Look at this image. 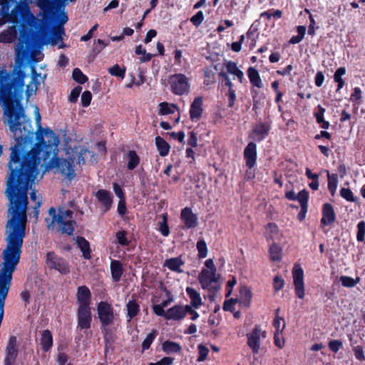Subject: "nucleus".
<instances>
[{
	"instance_id": "31",
	"label": "nucleus",
	"mask_w": 365,
	"mask_h": 365,
	"mask_svg": "<svg viewBox=\"0 0 365 365\" xmlns=\"http://www.w3.org/2000/svg\"><path fill=\"white\" fill-rule=\"evenodd\" d=\"M36 5L42 10L45 17L54 9L55 3L52 0H36Z\"/></svg>"
},
{
	"instance_id": "57",
	"label": "nucleus",
	"mask_w": 365,
	"mask_h": 365,
	"mask_svg": "<svg viewBox=\"0 0 365 365\" xmlns=\"http://www.w3.org/2000/svg\"><path fill=\"white\" fill-rule=\"evenodd\" d=\"M89 150L86 148H81L80 151L77 153V163L81 164L85 163V156L89 153Z\"/></svg>"
},
{
	"instance_id": "45",
	"label": "nucleus",
	"mask_w": 365,
	"mask_h": 365,
	"mask_svg": "<svg viewBox=\"0 0 365 365\" xmlns=\"http://www.w3.org/2000/svg\"><path fill=\"white\" fill-rule=\"evenodd\" d=\"M157 336V331L153 330L152 332L148 334L146 338L144 339L142 344V347L143 350L148 349L153 343V340Z\"/></svg>"
},
{
	"instance_id": "19",
	"label": "nucleus",
	"mask_w": 365,
	"mask_h": 365,
	"mask_svg": "<svg viewBox=\"0 0 365 365\" xmlns=\"http://www.w3.org/2000/svg\"><path fill=\"white\" fill-rule=\"evenodd\" d=\"M77 299L79 304L78 307H89L91 292L86 286L79 287L78 289Z\"/></svg>"
},
{
	"instance_id": "21",
	"label": "nucleus",
	"mask_w": 365,
	"mask_h": 365,
	"mask_svg": "<svg viewBox=\"0 0 365 365\" xmlns=\"http://www.w3.org/2000/svg\"><path fill=\"white\" fill-rule=\"evenodd\" d=\"M96 196L102 206H103L104 211L107 212L109 210L112 205L110 192L105 190H100L96 192Z\"/></svg>"
},
{
	"instance_id": "20",
	"label": "nucleus",
	"mask_w": 365,
	"mask_h": 365,
	"mask_svg": "<svg viewBox=\"0 0 365 365\" xmlns=\"http://www.w3.org/2000/svg\"><path fill=\"white\" fill-rule=\"evenodd\" d=\"M270 126L264 123H259L253 128L254 138L257 141L263 140L268 135Z\"/></svg>"
},
{
	"instance_id": "6",
	"label": "nucleus",
	"mask_w": 365,
	"mask_h": 365,
	"mask_svg": "<svg viewBox=\"0 0 365 365\" xmlns=\"http://www.w3.org/2000/svg\"><path fill=\"white\" fill-rule=\"evenodd\" d=\"M220 275L217 272L208 271V269H202L198 276L199 282L203 289H207L210 292H215L220 289L217 284Z\"/></svg>"
},
{
	"instance_id": "1",
	"label": "nucleus",
	"mask_w": 365,
	"mask_h": 365,
	"mask_svg": "<svg viewBox=\"0 0 365 365\" xmlns=\"http://www.w3.org/2000/svg\"><path fill=\"white\" fill-rule=\"evenodd\" d=\"M48 138L47 144L40 148L41 154L37 167V173L34 177L16 175L12 178V170H9L6 181V195L9 201L8 220L5 226L6 247L3 252L4 262L0 269V309H4L5 299L7 297L12 274L19 262L24 239L26 236L28 209V190L34 180L43 178L40 173L54 170L55 173H61L68 180L75 178V157L68 159L58 158V145L60 139L52 130H46Z\"/></svg>"
},
{
	"instance_id": "33",
	"label": "nucleus",
	"mask_w": 365,
	"mask_h": 365,
	"mask_svg": "<svg viewBox=\"0 0 365 365\" xmlns=\"http://www.w3.org/2000/svg\"><path fill=\"white\" fill-rule=\"evenodd\" d=\"M247 75L250 81V83L254 86H256L259 88H261L262 87V83L259 77V73L255 68L250 67L247 71Z\"/></svg>"
},
{
	"instance_id": "28",
	"label": "nucleus",
	"mask_w": 365,
	"mask_h": 365,
	"mask_svg": "<svg viewBox=\"0 0 365 365\" xmlns=\"http://www.w3.org/2000/svg\"><path fill=\"white\" fill-rule=\"evenodd\" d=\"M110 272L113 280L115 282L120 281L123 272L120 262L112 260L110 262Z\"/></svg>"
},
{
	"instance_id": "35",
	"label": "nucleus",
	"mask_w": 365,
	"mask_h": 365,
	"mask_svg": "<svg viewBox=\"0 0 365 365\" xmlns=\"http://www.w3.org/2000/svg\"><path fill=\"white\" fill-rule=\"evenodd\" d=\"M155 144L161 156H166L169 153L170 147L163 138L156 137Z\"/></svg>"
},
{
	"instance_id": "12",
	"label": "nucleus",
	"mask_w": 365,
	"mask_h": 365,
	"mask_svg": "<svg viewBox=\"0 0 365 365\" xmlns=\"http://www.w3.org/2000/svg\"><path fill=\"white\" fill-rule=\"evenodd\" d=\"M292 274L295 293L299 299H303L305 296L304 272L300 267H294Z\"/></svg>"
},
{
	"instance_id": "56",
	"label": "nucleus",
	"mask_w": 365,
	"mask_h": 365,
	"mask_svg": "<svg viewBox=\"0 0 365 365\" xmlns=\"http://www.w3.org/2000/svg\"><path fill=\"white\" fill-rule=\"evenodd\" d=\"M284 285V279L279 276H275L273 280V286L275 292L281 290Z\"/></svg>"
},
{
	"instance_id": "50",
	"label": "nucleus",
	"mask_w": 365,
	"mask_h": 365,
	"mask_svg": "<svg viewBox=\"0 0 365 365\" xmlns=\"http://www.w3.org/2000/svg\"><path fill=\"white\" fill-rule=\"evenodd\" d=\"M340 195L349 202H355L353 192L349 188L343 187L340 190Z\"/></svg>"
},
{
	"instance_id": "22",
	"label": "nucleus",
	"mask_w": 365,
	"mask_h": 365,
	"mask_svg": "<svg viewBox=\"0 0 365 365\" xmlns=\"http://www.w3.org/2000/svg\"><path fill=\"white\" fill-rule=\"evenodd\" d=\"M17 38V29L15 25L10 26L8 29L0 34V42L10 43Z\"/></svg>"
},
{
	"instance_id": "40",
	"label": "nucleus",
	"mask_w": 365,
	"mask_h": 365,
	"mask_svg": "<svg viewBox=\"0 0 365 365\" xmlns=\"http://www.w3.org/2000/svg\"><path fill=\"white\" fill-rule=\"evenodd\" d=\"M269 256L272 261H280L282 257V249L277 244H273L269 248Z\"/></svg>"
},
{
	"instance_id": "37",
	"label": "nucleus",
	"mask_w": 365,
	"mask_h": 365,
	"mask_svg": "<svg viewBox=\"0 0 365 365\" xmlns=\"http://www.w3.org/2000/svg\"><path fill=\"white\" fill-rule=\"evenodd\" d=\"M178 107L175 104H170L166 102H163L159 104V115H168L174 113V112L177 110Z\"/></svg>"
},
{
	"instance_id": "44",
	"label": "nucleus",
	"mask_w": 365,
	"mask_h": 365,
	"mask_svg": "<svg viewBox=\"0 0 365 365\" xmlns=\"http://www.w3.org/2000/svg\"><path fill=\"white\" fill-rule=\"evenodd\" d=\"M197 250L198 251V256L200 258H205L207 255V247L205 241L203 239H200L197 242Z\"/></svg>"
},
{
	"instance_id": "55",
	"label": "nucleus",
	"mask_w": 365,
	"mask_h": 365,
	"mask_svg": "<svg viewBox=\"0 0 365 365\" xmlns=\"http://www.w3.org/2000/svg\"><path fill=\"white\" fill-rule=\"evenodd\" d=\"M92 99L91 93L88 91H84L81 95V103L83 106L87 107L90 105Z\"/></svg>"
},
{
	"instance_id": "39",
	"label": "nucleus",
	"mask_w": 365,
	"mask_h": 365,
	"mask_svg": "<svg viewBox=\"0 0 365 365\" xmlns=\"http://www.w3.org/2000/svg\"><path fill=\"white\" fill-rule=\"evenodd\" d=\"M309 199V193L307 190H303L300 191L297 196V200L300 202L302 211L307 212V202Z\"/></svg>"
},
{
	"instance_id": "5",
	"label": "nucleus",
	"mask_w": 365,
	"mask_h": 365,
	"mask_svg": "<svg viewBox=\"0 0 365 365\" xmlns=\"http://www.w3.org/2000/svg\"><path fill=\"white\" fill-rule=\"evenodd\" d=\"M172 92L178 96L187 94L190 91V80L182 73L171 75L168 78Z\"/></svg>"
},
{
	"instance_id": "42",
	"label": "nucleus",
	"mask_w": 365,
	"mask_h": 365,
	"mask_svg": "<svg viewBox=\"0 0 365 365\" xmlns=\"http://www.w3.org/2000/svg\"><path fill=\"white\" fill-rule=\"evenodd\" d=\"M360 278L356 277V279L348 276H341L340 277V282L341 284L345 287H354L356 284L359 282Z\"/></svg>"
},
{
	"instance_id": "25",
	"label": "nucleus",
	"mask_w": 365,
	"mask_h": 365,
	"mask_svg": "<svg viewBox=\"0 0 365 365\" xmlns=\"http://www.w3.org/2000/svg\"><path fill=\"white\" fill-rule=\"evenodd\" d=\"M38 77H40V74H38L34 67L31 68V81L26 86V96L29 98L30 96L33 95L36 93L38 89V86L39 85V82L38 81Z\"/></svg>"
},
{
	"instance_id": "18",
	"label": "nucleus",
	"mask_w": 365,
	"mask_h": 365,
	"mask_svg": "<svg viewBox=\"0 0 365 365\" xmlns=\"http://www.w3.org/2000/svg\"><path fill=\"white\" fill-rule=\"evenodd\" d=\"M335 220L336 215L333 206L329 203H325L323 206L321 224L323 225H329L333 223Z\"/></svg>"
},
{
	"instance_id": "32",
	"label": "nucleus",
	"mask_w": 365,
	"mask_h": 365,
	"mask_svg": "<svg viewBox=\"0 0 365 365\" xmlns=\"http://www.w3.org/2000/svg\"><path fill=\"white\" fill-rule=\"evenodd\" d=\"M317 110L314 112V116L317 122L320 124L321 128L323 129H328L329 128V123L324 119V114L325 113V108L321 105H318Z\"/></svg>"
},
{
	"instance_id": "7",
	"label": "nucleus",
	"mask_w": 365,
	"mask_h": 365,
	"mask_svg": "<svg viewBox=\"0 0 365 365\" xmlns=\"http://www.w3.org/2000/svg\"><path fill=\"white\" fill-rule=\"evenodd\" d=\"M46 264L48 268L53 269L62 274H67L70 272L67 262L64 259L58 257L53 252L47 253Z\"/></svg>"
},
{
	"instance_id": "30",
	"label": "nucleus",
	"mask_w": 365,
	"mask_h": 365,
	"mask_svg": "<svg viewBox=\"0 0 365 365\" xmlns=\"http://www.w3.org/2000/svg\"><path fill=\"white\" fill-rule=\"evenodd\" d=\"M78 247L81 249L85 259H91V250L89 242L83 237H77L76 240Z\"/></svg>"
},
{
	"instance_id": "62",
	"label": "nucleus",
	"mask_w": 365,
	"mask_h": 365,
	"mask_svg": "<svg viewBox=\"0 0 365 365\" xmlns=\"http://www.w3.org/2000/svg\"><path fill=\"white\" fill-rule=\"evenodd\" d=\"M227 98H228V106L230 108H232L235 105V102L236 100L235 92L233 89L228 90Z\"/></svg>"
},
{
	"instance_id": "29",
	"label": "nucleus",
	"mask_w": 365,
	"mask_h": 365,
	"mask_svg": "<svg viewBox=\"0 0 365 365\" xmlns=\"http://www.w3.org/2000/svg\"><path fill=\"white\" fill-rule=\"evenodd\" d=\"M127 321L130 322L131 319L137 316L140 312V306L135 300H130L126 304Z\"/></svg>"
},
{
	"instance_id": "51",
	"label": "nucleus",
	"mask_w": 365,
	"mask_h": 365,
	"mask_svg": "<svg viewBox=\"0 0 365 365\" xmlns=\"http://www.w3.org/2000/svg\"><path fill=\"white\" fill-rule=\"evenodd\" d=\"M159 231L165 237L168 236L170 233V230H169V227L167 225V220H166L165 216L163 217V221L159 222Z\"/></svg>"
},
{
	"instance_id": "11",
	"label": "nucleus",
	"mask_w": 365,
	"mask_h": 365,
	"mask_svg": "<svg viewBox=\"0 0 365 365\" xmlns=\"http://www.w3.org/2000/svg\"><path fill=\"white\" fill-rule=\"evenodd\" d=\"M18 355L17 339L14 336L9 338L6 349L4 358V365H14V362Z\"/></svg>"
},
{
	"instance_id": "23",
	"label": "nucleus",
	"mask_w": 365,
	"mask_h": 365,
	"mask_svg": "<svg viewBox=\"0 0 365 365\" xmlns=\"http://www.w3.org/2000/svg\"><path fill=\"white\" fill-rule=\"evenodd\" d=\"M186 293L190 299V307L198 309L202 304L200 293L192 287H187Z\"/></svg>"
},
{
	"instance_id": "59",
	"label": "nucleus",
	"mask_w": 365,
	"mask_h": 365,
	"mask_svg": "<svg viewBox=\"0 0 365 365\" xmlns=\"http://www.w3.org/2000/svg\"><path fill=\"white\" fill-rule=\"evenodd\" d=\"M240 295L242 298L247 302L248 304L252 298L251 291L247 287H242L240 289Z\"/></svg>"
},
{
	"instance_id": "3",
	"label": "nucleus",
	"mask_w": 365,
	"mask_h": 365,
	"mask_svg": "<svg viewBox=\"0 0 365 365\" xmlns=\"http://www.w3.org/2000/svg\"><path fill=\"white\" fill-rule=\"evenodd\" d=\"M14 4V0H0V25L6 22H21L23 25L35 29L40 25V20L32 14L25 0H21L10 10Z\"/></svg>"
},
{
	"instance_id": "4",
	"label": "nucleus",
	"mask_w": 365,
	"mask_h": 365,
	"mask_svg": "<svg viewBox=\"0 0 365 365\" xmlns=\"http://www.w3.org/2000/svg\"><path fill=\"white\" fill-rule=\"evenodd\" d=\"M48 212L51 218L46 217V222L49 230H53L56 223L58 232L69 235H73L76 225V221L73 219V211L59 209L58 213L56 214V209L52 207L49 208Z\"/></svg>"
},
{
	"instance_id": "52",
	"label": "nucleus",
	"mask_w": 365,
	"mask_h": 365,
	"mask_svg": "<svg viewBox=\"0 0 365 365\" xmlns=\"http://www.w3.org/2000/svg\"><path fill=\"white\" fill-rule=\"evenodd\" d=\"M204 19V15L202 11H200L197 12L196 14H195L193 16L191 17L190 21L195 25V26H200Z\"/></svg>"
},
{
	"instance_id": "8",
	"label": "nucleus",
	"mask_w": 365,
	"mask_h": 365,
	"mask_svg": "<svg viewBox=\"0 0 365 365\" xmlns=\"http://www.w3.org/2000/svg\"><path fill=\"white\" fill-rule=\"evenodd\" d=\"M267 333L262 330L259 325H256L253 330L247 334V345L254 354H258L260 349L261 339H265Z\"/></svg>"
},
{
	"instance_id": "53",
	"label": "nucleus",
	"mask_w": 365,
	"mask_h": 365,
	"mask_svg": "<svg viewBox=\"0 0 365 365\" xmlns=\"http://www.w3.org/2000/svg\"><path fill=\"white\" fill-rule=\"evenodd\" d=\"M361 90L358 87L354 88V92L350 96V98H349L350 101L356 103H359V101L361 100Z\"/></svg>"
},
{
	"instance_id": "54",
	"label": "nucleus",
	"mask_w": 365,
	"mask_h": 365,
	"mask_svg": "<svg viewBox=\"0 0 365 365\" xmlns=\"http://www.w3.org/2000/svg\"><path fill=\"white\" fill-rule=\"evenodd\" d=\"M197 348H198V353H199L197 360L199 361H203L207 358L209 350L207 347H205V346H203L202 344L198 345Z\"/></svg>"
},
{
	"instance_id": "15",
	"label": "nucleus",
	"mask_w": 365,
	"mask_h": 365,
	"mask_svg": "<svg viewBox=\"0 0 365 365\" xmlns=\"http://www.w3.org/2000/svg\"><path fill=\"white\" fill-rule=\"evenodd\" d=\"M244 158L246 160V165L249 168H252L257 160V145L255 143L250 142L246 146L244 150Z\"/></svg>"
},
{
	"instance_id": "38",
	"label": "nucleus",
	"mask_w": 365,
	"mask_h": 365,
	"mask_svg": "<svg viewBox=\"0 0 365 365\" xmlns=\"http://www.w3.org/2000/svg\"><path fill=\"white\" fill-rule=\"evenodd\" d=\"M327 177H328V189L331 192V195H334L337 184H338V177L336 174H330L329 171H327Z\"/></svg>"
},
{
	"instance_id": "34",
	"label": "nucleus",
	"mask_w": 365,
	"mask_h": 365,
	"mask_svg": "<svg viewBox=\"0 0 365 365\" xmlns=\"http://www.w3.org/2000/svg\"><path fill=\"white\" fill-rule=\"evenodd\" d=\"M162 349L166 354H170L180 352L181 351V346L176 342L168 340L163 342Z\"/></svg>"
},
{
	"instance_id": "26",
	"label": "nucleus",
	"mask_w": 365,
	"mask_h": 365,
	"mask_svg": "<svg viewBox=\"0 0 365 365\" xmlns=\"http://www.w3.org/2000/svg\"><path fill=\"white\" fill-rule=\"evenodd\" d=\"M40 344L42 349L47 352L53 346V336L49 330H43L41 334Z\"/></svg>"
},
{
	"instance_id": "2",
	"label": "nucleus",
	"mask_w": 365,
	"mask_h": 365,
	"mask_svg": "<svg viewBox=\"0 0 365 365\" xmlns=\"http://www.w3.org/2000/svg\"><path fill=\"white\" fill-rule=\"evenodd\" d=\"M26 73L19 68L11 72L0 71V106L4 110V123L14 133L16 143L11 147L8 163L9 170H12V178L18 175L34 177L37 173V167L41 154L40 148L47 144L46 130L41 125V117L38 108L34 106V118L37 126L36 138L37 143L30 148L34 138L31 121L24 113L21 105L24 90Z\"/></svg>"
},
{
	"instance_id": "49",
	"label": "nucleus",
	"mask_w": 365,
	"mask_h": 365,
	"mask_svg": "<svg viewBox=\"0 0 365 365\" xmlns=\"http://www.w3.org/2000/svg\"><path fill=\"white\" fill-rule=\"evenodd\" d=\"M364 236H365V222L361 221L357 225L356 239L359 242H363L364 240Z\"/></svg>"
},
{
	"instance_id": "58",
	"label": "nucleus",
	"mask_w": 365,
	"mask_h": 365,
	"mask_svg": "<svg viewBox=\"0 0 365 365\" xmlns=\"http://www.w3.org/2000/svg\"><path fill=\"white\" fill-rule=\"evenodd\" d=\"M81 90H82L81 87L77 86L71 91V94L69 96L70 102L75 103L77 101V100L79 97V95L81 92Z\"/></svg>"
},
{
	"instance_id": "41",
	"label": "nucleus",
	"mask_w": 365,
	"mask_h": 365,
	"mask_svg": "<svg viewBox=\"0 0 365 365\" xmlns=\"http://www.w3.org/2000/svg\"><path fill=\"white\" fill-rule=\"evenodd\" d=\"M279 312V309H277L276 310V317H275V319L273 322V325L275 328V333H277V334L282 333L284 328L285 327V324L284 323L283 318L279 317V315H278Z\"/></svg>"
},
{
	"instance_id": "61",
	"label": "nucleus",
	"mask_w": 365,
	"mask_h": 365,
	"mask_svg": "<svg viewBox=\"0 0 365 365\" xmlns=\"http://www.w3.org/2000/svg\"><path fill=\"white\" fill-rule=\"evenodd\" d=\"M353 350L354 351V356L358 360H360V361L365 360V356H364L363 349L361 346H356L354 347Z\"/></svg>"
},
{
	"instance_id": "17",
	"label": "nucleus",
	"mask_w": 365,
	"mask_h": 365,
	"mask_svg": "<svg viewBox=\"0 0 365 365\" xmlns=\"http://www.w3.org/2000/svg\"><path fill=\"white\" fill-rule=\"evenodd\" d=\"M186 316V306L175 305L167 310L166 319L181 320Z\"/></svg>"
},
{
	"instance_id": "36",
	"label": "nucleus",
	"mask_w": 365,
	"mask_h": 365,
	"mask_svg": "<svg viewBox=\"0 0 365 365\" xmlns=\"http://www.w3.org/2000/svg\"><path fill=\"white\" fill-rule=\"evenodd\" d=\"M128 168L130 170L135 169L140 163V158L135 151L130 150L127 153Z\"/></svg>"
},
{
	"instance_id": "24",
	"label": "nucleus",
	"mask_w": 365,
	"mask_h": 365,
	"mask_svg": "<svg viewBox=\"0 0 365 365\" xmlns=\"http://www.w3.org/2000/svg\"><path fill=\"white\" fill-rule=\"evenodd\" d=\"M183 264L184 262L182 260L181 257H172L166 259L164 262L165 267L178 273H182L183 272L180 268Z\"/></svg>"
},
{
	"instance_id": "10",
	"label": "nucleus",
	"mask_w": 365,
	"mask_h": 365,
	"mask_svg": "<svg viewBox=\"0 0 365 365\" xmlns=\"http://www.w3.org/2000/svg\"><path fill=\"white\" fill-rule=\"evenodd\" d=\"M63 34V28L61 26H58L53 29L51 37H48L46 32H45L38 36V41L41 45L51 44L52 46H55L62 41V36Z\"/></svg>"
},
{
	"instance_id": "9",
	"label": "nucleus",
	"mask_w": 365,
	"mask_h": 365,
	"mask_svg": "<svg viewBox=\"0 0 365 365\" xmlns=\"http://www.w3.org/2000/svg\"><path fill=\"white\" fill-rule=\"evenodd\" d=\"M98 314L103 328L113 323L114 319L113 308L107 302H101L98 304Z\"/></svg>"
},
{
	"instance_id": "13",
	"label": "nucleus",
	"mask_w": 365,
	"mask_h": 365,
	"mask_svg": "<svg viewBox=\"0 0 365 365\" xmlns=\"http://www.w3.org/2000/svg\"><path fill=\"white\" fill-rule=\"evenodd\" d=\"M91 320L90 307H78V327L81 329H88L91 327Z\"/></svg>"
},
{
	"instance_id": "64",
	"label": "nucleus",
	"mask_w": 365,
	"mask_h": 365,
	"mask_svg": "<svg viewBox=\"0 0 365 365\" xmlns=\"http://www.w3.org/2000/svg\"><path fill=\"white\" fill-rule=\"evenodd\" d=\"M187 143L191 147H194V148L197 145V136H196V134L193 131L190 132L188 134Z\"/></svg>"
},
{
	"instance_id": "63",
	"label": "nucleus",
	"mask_w": 365,
	"mask_h": 365,
	"mask_svg": "<svg viewBox=\"0 0 365 365\" xmlns=\"http://www.w3.org/2000/svg\"><path fill=\"white\" fill-rule=\"evenodd\" d=\"M346 73V68L344 67H340L334 73V79L335 82L343 81L341 76Z\"/></svg>"
},
{
	"instance_id": "16",
	"label": "nucleus",
	"mask_w": 365,
	"mask_h": 365,
	"mask_svg": "<svg viewBox=\"0 0 365 365\" xmlns=\"http://www.w3.org/2000/svg\"><path fill=\"white\" fill-rule=\"evenodd\" d=\"M202 113V98L199 96L194 99L190 106V117L192 121H197Z\"/></svg>"
},
{
	"instance_id": "27",
	"label": "nucleus",
	"mask_w": 365,
	"mask_h": 365,
	"mask_svg": "<svg viewBox=\"0 0 365 365\" xmlns=\"http://www.w3.org/2000/svg\"><path fill=\"white\" fill-rule=\"evenodd\" d=\"M225 66L227 73L234 76H236L237 78L240 81V82H242V80L244 78V73L241 70L239 69V68L237 67V64L235 62L232 61H225Z\"/></svg>"
},
{
	"instance_id": "43",
	"label": "nucleus",
	"mask_w": 365,
	"mask_h": 365,
	"mask_svg": "<svg viewBox=\"0 0 365 365\" xmlns=\"http://www.w3.org/2000/svg\"><path fill=\"white\" fill-rule=\"evenodd\" d=\"M72 75L73 80L80 84H83L88 81L87 76L78 68L73 69Z\"/></svg>"
},
{
	"instance_id": "14",
	"label": "nucleus",
	"mask_w": 365,
	"mask_h": 365,
	"mask_svg": "<svg viewBox=\"0 0 365 365\" xmlns=\"http://www.w3.org/2000/svg\"><path fill=\"white\" fill-rule=\"evenodd\" d=\"M180 217L184 223V229L195 228L197 225V217L190 207L182 210Z\"/></svg>"
},
{
	"instance_id": "46",
	"label": "nucleus",
	"mask_w": 365,
	"mask_h": 365,
	"mask_svg": "<svg viewBox=\"0 0 365 365\" xmlns=\"http://www.w3.org/2000/svg\"><path fill=\"white\" fill-rule=\"evenodd\" d=\"M108 73L112 76L123 78L125 77V69H121L118 64H115L108 68Z\"/></svg>"
},
{
	"instance_id": "47",
	"label": "nucleus",
	"mask_w": 365,
	"mask_h": 365,
	"mask_svg": "<svg viewBox=\"0 0 365 365\" xmlns=\"http://www.w3.org/2000/svg\"><path fill=\"white\" fill-rule=\"evenodd\" d=\"M109 43H105L104 41L101 39H98L95 41L93 43V53L95 56L98 55L101 51L108 45Z\"/></svg>"
},
{
	"instance_id": "48",
	"label": "nucleus",
	"mask_w": 365,
	"mask_h": 365,
	"mask_svg": "<svg viewBox=\"0 0 365 365\" xmlns=\"http://www.w3.org/2000/svg\"><path fill=\"white\" fill-rule=\"evenodd\" d=\"M127 232L125 230L118 231L116 235V239L118 243L122 246H126L129 245V240L126 237Z\"/></svg>"
},
{
	"instance_id": "60",
	"label": "nucleus",
	"mask_w": 365,
	"mask_h": 365,
	"mask_svg": "<svg viewBox=\"0 0 365 365\" xmlns=\"http://www.w3.org/2000/svg\"><path fill=\"white\" fill-rule=\"evenodd\" d=\"M153 309L156 315L163 317L166 319L167 311L165 312L164 310V307L160 304L154 305Z\"/></svg>"
}]
</instances>
